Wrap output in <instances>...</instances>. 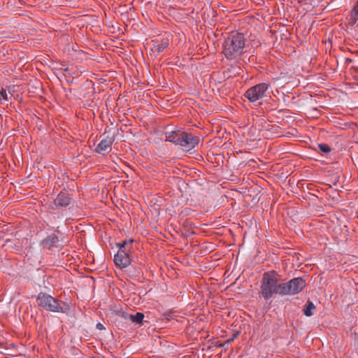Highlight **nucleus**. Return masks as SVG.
<instances>
[{
  "label": "nucleus",
  "instance_id": "14",
  "mask_svg": "<svg viewBox=\"0 0 358 358\" xmlns=\"http://www.w3.org/2000/svg\"><path fill=\"white\" fill-rule=\"evenodd\" d=\"M58 242V237L55 234H51L43 240V244L48 249H51L53 246L56 245Z\"/></svg>",
  "mask_w": 358,
  "mask_h": 358
},
{
  "label": "nucleus",
  "instance_id": "18",
  "mask_svg": "<svg viewBox=\"0 0 358 358\" xmlns=\"http://www.w3.org/2000/svg\"><path fill=\"white\" fill-rule=\"evenodd\" d=\"M351 20L353 22L358 20V6H355L351 12Z\"/></svg>",
  "mask_w": 358,
  "mask_h": 358
},
{
  "label": "nucleus",
  "instance_id": "4",
  "mask_svg": "<svg viewBox=\"0 0 358 358\" xmlns=\"http://www.w3.org/2000/svg\"><path fill=\"white\" fill-rule=\"evenodd\" d=\"M270 87L269 83H262L250 87L245 92L244 96L250 102L254 103L266 96V93Z\"/></svg>",
  "mask_w": 358,
  "mask_h": 358
},
{
  "label": "nucleus",
  "instance_id": "5",
  "mask_svg": "<svg viewBox=\"0 0 358 358\" xmlns=\"http://www.w3.org/2000/svg\"><path fill=\"white\" fill-rule=\"evenodd\" d=\"M306 286L302 278H295L287 282L282 283L281 295H294L299 293Z\"/></svg>",
  "mask_w": 358,
  "mask_h": 358
},
{
  "label": "nucleus",
  "instance_id": "8",
  "mask_svg": "<svg viewBox=\"0 0 358 358\" xmlns=\"http://www.w3.org/2000/svg\"><path fill=\"white\" fill-rule=\"evenodd\" d=\"M113 139L107 137L102 139L96 148V151L99 154L105 155L111 150Z\"/></svg>",
  "mask_w": 358,
  "mask_h": 358
},
{
  "label": "nucleus",
  "instance_id": "23",
  "mask_svg": "<svg viewBox=\"0 0 358 358\" xmlns=\"http://www.w3.org/2000/svg\"><path fill=\"white\" fill-rule=\"evenodd\" d=\"M41 64H42V65H43V66H45V65H46V66H50V64H48L46 61H45L44 62H41Z\"/></svg>",
  "mask_w": 358,
  "mask_h": 358
},
{
  "label": "nucleus",
  "instance_id": "21",
  "mask_svg": "<svg viewBox=\"0 0 358 358\" xmlns=\"http://www.w3.org/2000/svg\"><path fill=\"white\" fill-rule=\"evenodd\" d=\"M277 79H282L284 80V82H288L289 78H287L285 75L284 73H280V77L278 78Z\"/></svg>",
  "mask_w": 358,
  "mask_h": 358
},
{
  "label": "nucleus",
  "instance_id": "3",
  "mask_svg": "<svg viewBox=\"0 0 358 358\" xmlns=\"http://www.w3.org/2000/svg\"><path fill=\"white\" fill-rule=\"evenodd\" d=\"M36 302L39 306L50 312L65 313L69 310V306L67 303L43 292L38 294Z\"/></svg>",
  "mask_w": 358,
  "mask_h": 358
},
{
  "label": "nucleus",
  "instance_id": "2",
  "mask_svg": "<svg viewBox=\"0 0 358 358\" xmlns=\"http://www.w3.org/2000/svg\"><path fill=\"white\" fill-rule=\"evenodd\" d=\"M279 280L275 272L265 273L262 278L261 293L264 299H269L273 294L281 295L282 284L278 283Z\"/></svg>",
  "mask_w": 358,
  "mask_h": 358
},
{
  "label": "nucleus",
  "instance_id": "15",
  "mask_svg": "<svg viewBox=\"0 0 358 358\" xmlns=\"http://www.w3.org/2000/svg\"><path fill=\"white\" fill-rule=\"evenodd\" d=\"M168 45L169 42L167 40H163L161 44H159L157 41H155L150 48V50L154 53L157 54L163 50L166 47H167Z\"/></svg>",
  "mask_w": 358,
  "mask_h": 358
},
{
  "label": "nucleus",
  "instance_id": "20",
  "mask_svg": "<svg viewBox=\"0 0 358 358\" xmlns=\"http://www.w3.org/2000/svg\"><path fill=\"white\" fill-rule=\"evenodd\" d=\"M0 99H2L5 101H8V95H7V93L6 92V90H4L3 89H1L0 90Z\"/></svg>",
  "mask_w": 358,
  "mask_h": 358
},
{
  "label": "nucleus",
  "instance_id": "17",
  "mask_svg": "<svg viewBox=\"0 0 358 358\" xmlns=\"http://www.w3.org/2000/svg\"><path fill=\"white\" fill-rule=\"evenodd\" d=\"M133 243V240H129V242L127 241H123L122 243H117V245L119 247V250L123 249L126 251H128L131 249V245Z\"/></svg>",
  "mask_w": 358,
  "mask_h": 358
},
{
  "label": "nucleus",
  "instance_id": "11",
  "mask_svg": "<svg viewBox=\"0 0 358 358\" xmlns=\"http://www.w3.org/2000/svg\"><path fill=\"white\" fill-rule=\"evenodd\" d=\"M231 77V71L229 69L225 71H217L212 75V78L217 83H222L226 79Z\"/></svg>",
  "mask_w": 358,
  "mask_h": 358
},
{
  "label": "nucleus",
  "instance_id": "1",
  "mask_svg": "<svg viewBox=\"0 0 358 358\" xmlns=\"http://www.w3.org/2000/svg\"><path fill=\"white\" fill-rule=\"evenodd\" d=\"M245 45L244 36L240 33H233L223 43V53L227 59H235L243 52Z\"/></svg>",
  "mask_w": 358,
  "mask_h": 358
},
{
  "label": "nucleus",
  "instance_id": "6",
  "mask_svg": "<svg viewBox=\"0 0 358 358\" xmlns=\"http://www.w3.org/2000/svg\"><path fill=\"white\" fill-rule=\"evenodd\" d=\"M199 142V138L198 136L181 131L178 145L182 147L184 150L189 151L194 148Z\"/></svg>",
  "mask_w": 358,
  "mask_h": 358
},
{
  "label": "nucleus",
  "instance_id": "24",
  "mask_svg": "<svg viewBox=\"0 0 358 358\" xmlns=\"http://www.w3.org/2000/svg\"><path fill=\"white\" fill-rule=\"evenodd\" d=\"M236 336H237V334H234V337L231 338V341L234 339V338L236 337ZM230 341H231V340L228 341V342H230Z\"/></svg>",
  "mask_w": 358,
  "mask_h": 358
},
{
  "label": "nucleus",
  "instance_id": "7",
  "mask_svg": "<svg viewBox=\"0 0 358 358\" xmlns=\"http://www.w3.org/2000/svg\"><path fill=\"white\" fill-rule=\"evenodd\" d=\"M114 262L120 268L127 267L131 264L129 252L123 249L119 250L114 257Z\"/></svg>",
  "mask_w": 358,
  "mask_h": 358
},
{
  "label": "nucleus",
  "instance_id": "25",
  "mask_svg": "<svg viewBox=\"0 0 358 358\" xmlns=\"http://www.w3.org/2000/svg\"><path fill=\"white\" fill-rule=\"evenodd\" d=\"M356 6H358V1H357V4Z\"/></svg>",
  "mask_w": 358,
  "mask_h": 358
},
{
  "label": "nucleus",
  "instance_id": "9",
  "mask_svg": "<svg viewBox=\"0 0 358 358\" xmlns=\"http://www.w3.org/2000/svg\"><path fill=\"white\" fill-rule=\"evenodd\" d=\"M70 203V198L66 193L61 192L57 195L52 203V208L65 207Z\"/></svg>",
  "mask_w": 358,
  "mask_h": 358
},
{
  "label": "nucleus",
  "instance_id": "22",
  "mask_svg": "<svg viewBox=\"0 0 358 358\" xmlns=\"http://www.w3.org/2000/svg\"><path fill=\"white\" fill-rule=\"evenodd\" d=\"M96 329L99 330H103L105 329V327L101 323H98L96 324Z\"/></svg>",
  "mask_w": 358,
  "mask_h": 358
},
{
  "label": "nucleus",
  "instance_id": "12",
  "mask_svg": "<svg viewBox=\"0 0 358 358\" xmlns=\"http://www.w3.org/2000/svg\"><path fill=\"white\" fill-rule=\"evenodd\" d=\"M55 70L57 71L55 72L56 75L57 76H64V78H66L67 82L73 81V78H70V76L71 74L76 75V76H78V72L77 73L72 72V70H73V69H55Z\"/></svg>",
  "mask_w": 358,
  "mask_h": 358
},
{
  "label": "nucleus",
  "instance_id": "19",
  "mask_svg": "<svg viewBox=\"0 0 358 358\" xmlns=\"http://www.w3.org/2000/svg\"><path fill=\"white\" fill-rule=\"evenodd\" d=\"M318 149L324 153H328L331 151V148L327 144H319Z\"/></svg>",
  "mask_w": 358,
  "mask_h": 358
},
{
  "label": "nucleus",
  "instance_id": "13",
  "mask_svg": "<svg viewBox=\"0 0 358 358\" xmlns=\"http://www.w3.org/2000/svg\"><path fill=\"white\" fill-rule=\"evenodd\" d=\"M181 131L178 130L166 132V141L178 145Z\"/></svg>",
  "mask_w": 358,
  "mask_h": 358
},
{
  "label": "nucleus",
  "instance_id": "16",
  "mask_svg": "<svg viewBox=\"0 0 358 358\" xmlns=\"http://www.w3.org/2000/svg\"><path fill=\"white\" fill-rule=\"evenodd\" d=\"M315 309V306L314 303L308 301L307 304L303 310L304 315L307 317H310L313 315V310Z\"/></svg>",
  "mask_w": 358,
  "mask_h": 358
},
{
  "label": "nucleus",
  "instance_id": "10",
  "mask_svg": "<svg viewBox=\"0 0 358 358\" xmlns=\"http://www.w3.org/2000/svg\"><path fill=\"white\" fill-rule=\"evenodd\" d=\"M120 315L125 320H131L136 324L141 323L144 318V315L142 313H137L135 315H131L124 312H120Z\"/></svg>",
  "mask_w": 358,
  "mask_h": 358
}]
</instances>
